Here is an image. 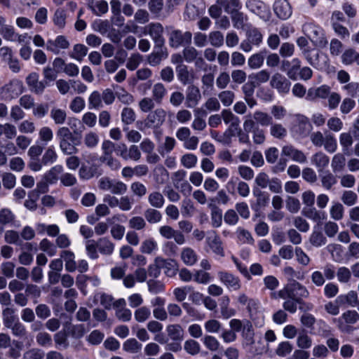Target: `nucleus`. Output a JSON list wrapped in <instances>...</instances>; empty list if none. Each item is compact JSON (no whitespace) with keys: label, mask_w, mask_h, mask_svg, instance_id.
Returning <instances> with one entry per match:
<instances>
[{"label":"nucleus","mask_w":359,"mask_h":359,"mask_svg":"<svg viewBox=\"0 0 359 359\" xmlns=\"http://www.w3.org/2000/svg\"><path fill=\"white\" fill-rule=\"evenodd\" d=\"M56 138L61 151L65 155H72L78 151L79 140L68 127H60L56 131Z\"/></svg>","instance_id":"1"},{"label":"nucleus","mask_w":359,"mask_h":359,"mask_svg":"<svg viewBox=\"0 0 359 359\" xmlns=\"http://www.w3.org/2000/svg\"><path fill=\"white\" fill-rule=\"evenodd\" d=\"M303 32L309 38L312 43L320 48H324L327 44L323 30L313 23H305L302 26Z\"/></svg>","instance_id":"2"},{"label":"nucleus","mask_w":359,"mask_h":359,"mask_svg":"<svg viewBox=\"0 0 359 359\" xmlns=\"http://www.w3.org/2000/svg\"><path fill=\"white\" fill-rule=\"evenodd\" d=\"M97 187L102 191H109L116 195L124 194L128 189L124 182L107 177H101L98 181Z\"/></svg>","instance_id":"3"},{"label":"nucleus","mask_w":359,"mask_h":359,"mask_svg":"<svg viewBox=\"0 0 359 359\" xmlns=\"http://www.w3.org/2000/svg\"><path fill=\"white\" fill-rule=\"evenodd\" d=\"M245 6L250 13L259 16L265 22L271 18L270 8L262 0H246Z\"/></svg>","instance_id":"4"},{"label":"nucleus","mask_w":359,"mask_h":359,"mask_svg":"<svg viewBox=\"0 0 359 359\" xmlns=\"http://www.w3.org/2000/svg\"><path fill=\"white\" fill-rule=\"evenodd\" d=\"M24 90L23 83L18 79H13L0 88V95L4 100L18 97Z\"/></svg>","instance_id":"5"},{"label":"nucleus","mask_w":359,"mask_h":359,"mask_svg":"<svg viewBox=\"0 0 359 359\" xmlns=\"http://www.w3.org/2000/svg\"><path fill=\"white\" fill-rule=\"evenodd\" d=\"M221 116L226 124H230V126L224 135L225 143L229 144L231 142V137L236 135L235 130H238L240 123L239 118L229 109L222 110Z\"/></svg>","instance_id":"6"},{"label":"nucleus","mask_w":359,"mask_h":359,"mask_svg":"<svg viewBox=\"0 0 359 359\" xmlns=\"http://www.w3.org/2000/svg\"><path fill=\"white\" fill-rule=\"evenodd\" d=\"M166 111L163 108H157L150 112L144 121V127L154 130L159 129L165 123Z\"/></svg>","instance_id":"7"},{"label":"nucleus","mask_w":359,"mask_h":359,"mask_svg":"<svg viewBox=\"0 0 359 359\" xmlns=\"http://www.w3.org/2000/svg\"><path fill=\"white\" fill-rule=\"evenodd\" d=\"M191 38L192 34L189 32H183L178 29H174L169 34V44L172 48H177L190 43Z\"/></svg>","instance_id":"8"},{"label":"nucleus","mask_w":359,"mask_h":359,"mask_svg":"<svg viewBox=\"0 0 359 359\" xmlns=\"http://www.w3.org/2000/svg\"><path fill=\"white\" fill-rule=\"evenodd\" d=\"M304 57L309 65L318 69H324L328 65L327 55L318 50H311L304 55Z\"/></svg>","instance_id":"9"},{"label":"nucleus","mask_w":359,"mask_h":359,"mask_svg":"<svg viewBox=\"0 0 359 359\" xmlns=\"http://www.w3.org/2000/svg\"><path fill=\"white\" fill-rule=\"evenodd\" d=\"M312 129L309 120L304 115H297L292 132L299 137H306Z\"/></svg>","instance_id":"10"},{"label":"nucleus","mask_w":359,"mask_h":359,"mask_svg":"<svg viewBox=\"0 0 359 359\" xmlns=\"http://www.w3.org/2000/svg\"><path fill=\"white\" fill-rule=\"evenodd\" d=\"M205 243L210 250L219 257H224V250L222 241L216 231L209 233L205 239Z\"/></svg>","instance_id":"11"},{"label":"nucleus","mask_w":359,"mask_h":359,"mask_svg":"<svg viewBox=\"0 0 359 359\" xmlns=\"http://www.w3.org/2000/svg\"><path fill=\"white\" fill-rule=\"evenodd\" d=\"M145 33L149 34L157 46H162L165 42L163 36V27L159 22L150 23L144 27Z\"/></svg>","instance_id":"12"},{"label":"nucleus","mask_w":359,"mask_h":359,"mask_svg":"<svg viewBox=\"0 0 359 359\" xmlns=\"http://www.w3.org/2000/svg\"><path fill=\"white\" fill-rule=\"evenodd\" d=\"M248 312L250 319L257 327H262L264 324V315L259 301H252L248 308Z\"/></svg>","instance_id":"13"},{"label":"nucleus","mask_w":359,"mask_h":359,"mask_svg":"<svg viewBox=\"0 0 359 359\" xmlns=\"http://www.w3.org/2000/svg\"><path fill=\"white\" fill-rule=\"evenodd\" d=\"M270 85L272 88L276 89L279 93L285 95L290 91L291 83L283 74L276 73L271 77Z\"/></svg>","instance_id":"14"},{"label":"nucleus","mask_w":359,"mask_h":359,"mask_svg":"<svg viewBox=\"0 0 359 359\" xmlns=\"http://www.w3.org/2000/svg\"><path fill=\"white\" fill-rule=\"evenodd\" d=\"M218 278L229 290H238L241 287V280L238 277L226 271H219Z\"/></svg>","instance_id":"15"},{"label":"nucleus","mask_w":359,"mask_h":359,"mask_svg":"<svg viewBox=\"0 0 359 359\" xmlns=\"http://www.w3.org/2000/svg\"><path fill=\"white\" fill-rule=\"evenodd\" d=\"M159 234L165 239L173 238L177 244L183 245L185 243V238L180 231L175 230L168 225H163L158 229Z\"/></svg>","instance_id":"16"},{"label":"nucleus","mask_w":359,"mask_h":359,"mask_svg":"<svg viewBox=\"0 0 359 359\" xmlns=\"http://www.w3.org/2000/svg\"><path fill=\"white\" fill-rule=\"evenodd\" d=\"M359 320V314L356 311L348 310L342 313V315L334 321L337 323L338 328L344 332L347 330L346 324H355Z\"/></svg>","instance_id":"17"},{"label":"nucleus","mask_w":359,"mask_h":359,"mask_svg":"<svg viewBox=\"0 0 359 359\" xmlns=\"http://www.w3.org/2000/svg\"><path fill=\"white\" fill-rule=\"evenodd\" d=\"M201 100V94L199 88L194 85L187 87L184 95L185 105L187 108H194Z\"/></svg>","instance_id":"18"},{"label":"nucleus","mask_w":359,"mask_h":359,"mask_svg":"<svg viewBox=\"0 0 359 359\" xmlns=\"http://www.w3.org/2000/svg\"><path fill=\"white\" fill-rule=\"evenodd\" d=\"M281 154L299 163H305L307 161L305 154L291 144L284 145L281 149Z\"/></svg>","instance_id":"19"},{"label":"nucleus","mask_w":359,"mask_h":359,"mask_svg":"<svg viewBox=\"0 0 359 359\" xmlns=\"http://www.w3.org/2000/svg\"><path fill=\"white\" fill-rule=\"evenodd\" d=\"M39 76L36 72H32L26 78V83L29 88V90L36 93L41 95L43 93L47 82L39 80Z\"/></svg>","instance_id":"20"},{"label":"nucleus","mask_w":359,"mask_h":359,"mask_svg":"<svg viewBox=\"0 0 359 359\" xmlns=\"http://www.w3.org/2000/svg\"><path fill=\"white\" fill-rule=\"evenodd\" d=\"M69 42L67 39L62 35L57 36L55 39H49L46 42L47 50L57 55L60 50L67 49L69 47Z\"/></svg>","instance_id":"21"},{"label":"nucleus","mask_w":359,"mask_h":359,"mask_svg":"<svg viewBox=\"0 0 359 359\" xmlns=\"http://www.w3.org/2000/svg\"><path fill=\"white\" fill-rule=\"evenodd\" d=\"M273 8L277 17L281 20L288 19L292 13L291 6L287 0H276Z\"/></svg>","instance_id":"22"},{"label":"nucleus","mask_w":359,"mask_h":359,"mask_svg":"<svg viewBox=\"0 0 359 359\" xmlns=\"http://www.w3.org/2000/svg\"><path fill=\"white\" fill-rule=\"evenodd\" d=\"M173 265L172 262H167V260L161 257H156L154 263L148 266L147 273L150 277L158 278L161 274L162 266Z\"/></svg>","instance_id":"23"},{"label":"nucleus","mask_w":359,"mask_h":359,"mask_svg":"<svg viewBox=\"0 0 359 359\" xmlns=\"http://www.w3.org/2000/svg\"><path fill=\"white\" fill-rule=\"evenodd\" d=\"M311 162L317 168L318 172H321L327 167L330 163V158L323 152L318 151L311 156Z\"/></svg>","instance_id":"24"},{"label":"nucleus","mask_w":359,"mask_h":359,"mask_svg":"<svg viewBox=\"0 0 359 359\" xmlns=\"http://www.w3.org/2000/svg\"><path fill=\"white\" fill-rule=\"evenodd\" d=\"M180 258L182 262L186 266H194L198 259L197 253L190 247H186L182 249Z\"/></svg>","instance_id":"25"},{"label":"nucleus","mask_w":359,"mask_h":359,"mask_svg":"<svg viewBox=\"0 0 359 359\" xmlns=\"http://www.w3.org/2000/svg\"><path fill=\"white\" fill-rule=\"evenodd\" d=\"M2 320L4 325L9 329L19 320L18 317L15 314V311L12 307H5L2 310Z\"/></svg>","instance_id":"26"},{"label":"nucleus","mask_w":359,"mask_h":359,"mask_svg":"<svg viewBox=\"0 0 359 359\" xmlns=\"http://www.w3.org/2000/svg\"><path fill=\"white\" fill-rule=\"evenodd\" d=\"M341 150L345 155L351 154V147L353 144V137L350 132L341 133L339 137Z\"/></svg>","instance_id":"27"},{"label":"nucleus","mask_w":359,"mask_h":359,"mask_svg":"<svg viewBox=\"0 0 359 359\" xmlns=\"http://www.w3.org/2000/svg\"><path fill=\"white\" fill-rule=\"evenodd\" d=\"M61 259L65 262V269L68 272H74L77 268L75 255L70 250H63L60 253Z\"/></svg>","instance_id":"28"},{"label":"nucleus","mask_w":359,"mask_h":359,"mask_svg":"<svg viewBox=\"0 0 359 359\" xmlns=\"http://www.w3.org/2000/svg\"><path fill=\"white\" fill-rule=\"evenodd\" d=\"M176 72L178 80L183 85H187L194 81L193 73L189 71L188 67L185 65H178L176 67Z\"/></svg>","instance_id":"29"},{"label":"nucleus","mask_w":359,"mask_h":359,"mask_svg":"<svg viewBox=\"0 0 359 359\" xmlns=\"http://www.w3.org/2000/svg\"><path fill=\"white\" fill-rule=\"evenodd\" d=\"M166 332L170 339L175 341H181L184 339V330L179 324L166 326Z\"/></svg>","instance_id":"30"},{"label":"nucleus","mask_w":359,"mask_h":359,"mask_svg":"<svg viewBox=\"0 0 359 359\" xmlns=\"http://www.w3.org/2000/svg\"><path fill=\"white\" fill-rule=\"evenodd\" d=\"M230 15L234 28L237 29H244L245 28L248 20L247 15L241 12L240 10H236Z\"/></svg>","instance_id":"31"},{"label":"nucleus","mask_w":359,"mask_h":359,"mask_svg":"<svg viewBox=\"0 0 359 359\" xmlns=\"http://www.w3.org/2000/svg\"><path fill=\"white\" fill-rule=\"evenodd\" d=\"M147 201L151 208L160 209L164 205L165 198L160 191H154L149 194Z\"/></svg>","instance_id":"32"},{"label":"nucleus","mask_w":359,"mask_h":359,"mask_svg":"<svg viewBox=\"0 0 359 359\" xmlns=\"http://www.w3.org/2000/svg\"><path fill=\"white\" fill-rule=\"evenodd\" d=\"M291 288L294 297L299 300L302 298H308L310 295L309 290L302 283L294 280L291 283Z\"/></svg>","instance_id":"33"},{"label":"nucleus","mask_w":359,"mask_h":359,"mask_svg":"<svg viewBox=\"0 0 359 359\" xmlns=\"http://www.w3.org/2000/svg\"><path fill=\"white\" fill-rule=\"evenodd\" d=\"M63 166L61 165H56L48 170L44 175L43 179L49 182L50 184H55L58 179V175L63 172Z\"/></svg>","instance_id":"34"},{"label":"nucleus","mask_w":359,"mask_h":359,"mask_svg":"<svg viewBox=\"0 0 359 359\" xmlns=\"http://www.w3.org/2000/svg\"><path fill=\"white\" fill-rule=\"evenodd\" d=\"M217 3L228 14H231L236 10H240L242 6L240 0H217Z\"/></svg>","instance_id":"35"},{"label":"nucleus","mask_w":359,"mask_h":359,"mask_svg":"<svg viewBox=\"0 0 359 359\" xmlns=\"http://www.w3.org/2000/svg\"><path fill=\"white\" fill-rule=\"evenodd\" d=\"M140 250L143 254H154L158 250V243L153 238H147L142 242Z\"/></svg>","instance_id":"36"},{"label":"nucleus","mask_w":359,"mask_h":359,"mask_svg":"<svg viewBox=\"0 0 359 359\" xmlns=\"http://www.w3.org/2000/svg\"><path fill=\"white\" fill-rule=\"evenodd\" d=\"M97 246L99 252L105 255H111L114 250V244L107 238H100Z\"/></svg>","instance_id":"37"},{"label":"nucleus","mask_w":359,"mask_h":359,"mask_svg":"<svg viewBox=\"0 0 359 359\" xmlns=\"http://www.w3.org/2000/svg\"><path fill=\"white\" fill-rule=\"evenodd\" d=\"M242 336L244 338L245 345L251 346L254 344V331L251 323L248 320L244 321Z\"/></svg>","instance_id":"38"},{"label":"nucleus","mask_w":359,"mask_h":359,"mask_svg":"<svg viewBox=\"0 0 359 359\" xmlns=\"http://www.w3.org/2000/svg\"><path fill=\"white\" fill-rule=\"evenodd\" d=\"M321 186L326 190H330L337 182V177L327 171L320 175Z\"/></svg>","instance_id":"39"},{"label":"nucleus","mask_w":359,"mask_h":359,"mask_svg":"<svg viewBox=\"0 0 359 359\" xmlns=\"http://www.w3.org/2000/svg\"><path fill=\"white\" fill-rule=\"evenodd\" d=\"M50 116L57 125H62L67 119V112L65 109L54 107L50 111Z\"/></svg>","instance_id":"40"},{"label":"nucleus","mask_w":359,"mask_h":359,"mask_svg":"<svg viewBox=\"0 0 359 359\" xmlns=\"http://www.w3.org/2000/svg\"><path fill=\"white\" fill-rule=\"evenodd\" d=\"M167 94V89L162 83H156L152 88V98L161 103Z\"/></svg>","instance_id":"41"},{"label":"nucleus","mask_w":359,"mask_h":359,"mask_svg":"<svg viewBox=\"0 0 359 359\" xmlns=\"http://www.w3.org/2000/svg\"><path fill=\"white\" fill-rule=\"evenodd\" d=\"M252 117L256 123L261 125L262 126H268L271 125L273 123L272 116L269 114L262 111H255Z\"/></svg>","instance_id":"42"},{"label":"nucleus","mask_w":359,"mask_h":359,"mask_svg":"<svg viewBox=\"0 0 359 359\" xmlns=\"http://www.w3.org/2000/svg\"><path fill=\"white\" fill-rule=\"evenodd\" d=\"M157 209L149 208L145 210L144 216L149 224H156L161 221L162 215Z\"/></svg>","instance_id":"43"},{"label":"nucleus","mask_w":359,"mask_h":359,"mask_svg":"<svg viewBox=\"0 0 359 359\" xmlns=\"http://www.w3.org/2000/svg\"><path fill=\"white\" fill-rule=\"evenodd\" d=\"M297 346L302 349H308L311 347L312 339L305 330H302L298 333Z\"/></svg>","instance_id":"44"},{"label":"nucleus","mask_w":359,"mask_h":359,"mask_svg":"<svg viewBox=\"0 0 359 359\" xmlns=\"http://www.w3.org/2000/svg\"><path fill=\"white\" fill-rule=\"evenodd\" d=\"M246 37L254 46L259 47L262 43L263 36L257 28L248 30L246 33Z\"/></svg>","instance_id":"45"},{"label":"nucleus","mask_w":359,"mask_h":359,"mask_svg":"<svg viewBox=\"0 0 359 359\" xmlns=\"http://www.w3.org/2000/svg\"><path fill=\"white\" fill-rule=\"evenodd\" d=\"M88 102L90 109H98L103 106L101 94L97 90H95L90 93Z\"/></svg>","instance_id":"46"},{"label":"nucleus","mask_w":359,"mask_h":359,"mask_svg":"<svg viewBox=\"0 0 359 359\" xmlns=\"http://www.w3.org/2000/svg\"><path fill=\"white\" fill-rule=\"evenodd\" d=\"M91 26L94 31L99 32L102 35L107 34L111 28V24L107 20H95L92 23Z\"/></svg>","instance_id":"47"},{"label":"nucleus","mask_w":359,"mask_h":359,"mask_svg":"<svg viewBox=\"0 0 359 359\" xmlns=\"http://www.w3.org/2000/svg\"><path fill=\"white\" fill-rule=\"evenodd\" d=\"M344 208L339 202H333L330 209V215L332 219L336 221L341 220L344 217Z\"/></svg>","instance_id":"48"},{"label":"nucleus","mask_w":359,"mask_h":359,"mask_svg":"<svg viewBox=\"0 0 359 359\" xmlns=\"http://www.w3.org/2000/svg\"><path fill=\"white\" fill-rule=\"evenodd\" d=\"M88 48L81 43H78L74 46L72 53L70 54V57L77 61L81 62L83 58L88 53Z\"/></svg>","instance_id":"49"},{"label":"nucleus","mask_w":359,"mask_h":359,"mask_svg":"<svg viewBox=\"0 0 359 359\" xmlns=\"http://www.w3.org/2000/svg\"><path fill=\"white\" fill-rule=\"evenodd\" d=\"M143 61V57L139 53L130 55L128 58L126 67L130 71L135 70Z\"/></svg>","instance_id":"50"},{"label":"nucleus","mask_w":359,"mask_h":359,"mask_svg":"<svg viewBox=\"0 0 359 359\" xmlns=\"http://www.w3.org/2000/svg\"><path fill=\"white\" fill-rule=\"evenodd\" d=\"M0 34L2 37L8 41L15 42L17 37V33L13 26L5 25L0 28Z\"/></svg>","instance_id":"51"},{"label":"nucleus","mask_w":359,"mask_h":359,"mask_svg":"<svg viewBox=\"0 0 359 359\" xmlns=\"http://www.w3.org/2000/svg\"><path fill=\"white\" fill-rule=\"evenodd\" d=\"M270 128V134L276 139H283L287 136L286 128L280 123H271Z\"/></svg>","instance_id":"52"},{"label":"nucleus","mask_w":359,"mask_h":359,"mask_svg":"<svg viewBox=\"0 0 359 359\" xmlns=\"http://www.w3.org/2000/svg\"><path fill=\"white\" fill-rule=\"evenodd\" d=\"M57 159V154L53 146H50L48 147L43 156H42V163L44 165H47L49 164H53Z\"/></svg>","instance_id":"53"},{"label":"nucleus","mask_w":359,"mask_h":359,"mask_svg":"<svg viewBox=\"0 0 359 359\" xmlns=\"http://www.w3.org/2000/svg\"><path fill=\"white\" fill-rule=\"evenodd\" d=\"M345 165L346 158L344 154L338 153L332 157L331 166L333 172H336L343 170Z\"/></svg>","instance_id":"54"},{"label":"nucleus","mask_w":359,"mask_h":359,"mask_svg":"<svg viewBox=\"0 0 359 359\" xmlns=\"http://www.w3.org/2000/svg\"><path fill=\"white\" fill-rule=\"evenodd\" d=\"M89 8L96 15H102L109 10L108 3L105 0L97 1L94 4H89Z\"/></svg>","instance_id":"55"},{"label":"nucleus","mask_w":359,"mask_h":359,"mask_svg":"<svg viewBox=\"0 0 359 359\" xmlns=\"http://www.w3.org/2000/svg\"><path fill=\"white\" fill-rule=\"evenodd\" d=\"M39 139L43 144H47L53 140V131L48 126H43L39 130Z\"/></svg>","instance_id":"56"},{"label":"nucleus","mask_w":359,"mask_h":359,"mask_svg":"<svg viewBox=\"0 0 359 359\" xmlns=\"http://www.w3.org/2000/svg\"><path fill=\"white\" fill-rule=\"evenodd\" d=\"M218 98L223 106L229 107L234 101L235 93L232 90H224L218 94Z\"/></svg>","instance_id":"57"},{"label":"nucleus","mask_w":359,"mask_h":359,"mask_svg":"<svg viewBox=\"0 0 359 359\" xmlns=\"http://www.w3.org/2000/svg\"><path fill=\"white\" fill-rule=\"evenodd\" d=\"M121 121L125 125L132 124L136 119L135 111L130 107H124L121 114Z\"/></svg>","instance_id":"58"},{"label":"nucleus","mask_w":359,"mask_h":359,"mask_svg":"<svg viewBox=\"0 0 359 359\" xmlns=\"http://www.w3.org/2000/svg\"><path fill=\"white\" fill-rule=\"evenodd\" d=\"M264 60V56L262 53H257L252 55L248 60V64L250 68L256 69L260 68Z\"/></svg>","instance_id":"59"},{"label":"nucleus","mask_w":359,"mask_h":359,"mask_svg":"<svg viewBox=\"0 0 359 359\" xmlns=\"http://www.w3.org/2000/svg\"><path fill=\"white\" fill-rule=\"evenodd\" d=\"M151 316V310L147 306H141L136 309L134 313V317L137 322L144 323Z\"/></svg>","instance_id":"60"},{"label":"nucleus","mask_w":359,"mask_h":359,"mask_svg":"<svg viewBox=\"0 0 359 359\" xmlns=\"http://www.w3.org/2000/svg\"><path fill=\"white\" fill-rule=\"evenodd\" d=\"M341 201L347 206L354 205L358 201L357 194L351 190L344 191L341 196Z\"/></svg>","instance_id":"61"},{"label":"nucleus","mask_w":359,"mask_h":359,"mask_svg":"<svg viewBox=\"0 0 359 359\" xmlns=\"http://www.w3.org/2000/svg\"><path fill=\"white\" fill-rule=\"evenodd\" d=\"M11 331L12 334L18 338L26 339L27 335V331L25 326L20 322L18 321L13 326L9 328Z\"/></svg>","instance_id":"62"},{"label":"nucleus","mask_w":359,"mask_h":359,"mask_svg":"<svg viewBox=\"0 0 359 359\" xmlns=\"http://www.w3.org/2000/svg\"><path fill=\"white\" fill-rule=\"evenodd\" d=\"M323 146L327 152L331 154L335 152L337 149V142L334 136L330 133L326 134Z\"/></svg>","instance_id":"63"},{"label":"nucleus","mask_w":359,"mask_h":359,"mask_svg":"<svg viewBox=\"0 0 359 359\" xmlns=\"http://www.w3.org/2000/svg\"><path fill=\"white\" fill-rule=\"evenodd\" d=\"M212 280L210 273L203 270H196L194 273V281L198 284L206 285Z\"/></svg>","instance_id":"64"}]
</instances>
